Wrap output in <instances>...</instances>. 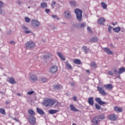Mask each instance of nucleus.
<instances>
[{"instance_id":"nucleus-52","label":"nucleus","mask_w":125,"mask_h":125,"mask_svg":"<svg viewBox=\"0 0 125 125\" xmlns=\"http://www.w3.org/2000/svg\"><path fill=\"white\" fill-rule=\"evenodd\" d=\"M45 12H46L47 13H48L49 12V11H50V10H49V9H46L45 10Z\"/></svg>"},{"instance_id":"nucleus-28","label":"nucleus","mask_w":125,"mask_h":125,"mask_svg":"<svg viewBox=\"0 0 125 125\" xmlns=\"http://www.w3.org/2000/svg\"><path fill=\"white\" fill-rule=\"evenodd\" d=\"M125 71V67H121L119 68V71H118V74L120 75V74H123L124 72Z\"/></svg>"},{"instance_id":"nucleus-56","label":"nucleus","mask_w":125,"mask_h":125,"mask_svg":"<svg viewBox=\"0 0 125 125\" xmlns=\"http://www.w3.org/2000/svg\"><path fill=\"white\" fill-rule=\"evenodd\" d=\"M73 99L74 101H77V97H73Z\"/></svg>"},{"instance_id":"nucleus-58","label":"nucleus","mask_w":125,"mask_h":125,"mask_svg":"<svg viewBox=\"0 0 125 125\" xmlns=\"http://www.w3.org/2000/svg\"><path fill=\"white\" fill-rule=\"evenodd\" d=\"M52 29H53V30H56V29H57V27H55V26H53V27H52Z\"/></svg>"},{"instance_id":"nucleus-15","label":"nucleus","mask_w":125,"mask_h":125,"mask_svg":"<svg viewBox=\"0 0 125 125\" xmlns=\"http://www.w3.org/2000/svg\"><path fill=\"white\" fill-rule=\"evenodd\" d=\"M64 63L65 65V67H66L67 69H69V70H73V67H72V65H71V64L69 63V62H68V61L65 62Z\"/></svg>"},{"instance_id":"nucleus-27","label":"nucleus","mask_w":125,"mask_h":125,"mask_svg":"<svg viewBox=\"0 0 125 125\" xmlns=\"http://www.w3.org/2000/svg\"><path fill=\"white\" fill-rule=\"evenodd\" d=\"M22 29H23V30H24L25 34H30V33H31V31H28V27L26 26H22Z\"/></svg>"},{"instance_id":"nucleus-50","label":"nucleus","mask_w":125,"mask_h":125,"mask_svg":"<svg viewBox=\"0 0 125 125\" xmlns=\"http://www.w3.org/2000/svg\"><path fill=\"white\" fill-rule=\"evenodd\" d=\"M9 43H10L11 44H15V42H13V41H10L9 42Z\"/></svg>"},{"instance_id":"nucleus-53","label":"nucleus","mask_w":125,"mask_h":125,"mask_svg":"<svg viewBox=\"0 0 125 125\" xmlns=\"http://www.w3.org/2000/svg\"><path fill=\"white\" fill-rule=\"evenodd\" d=\"M13 120H14V121H16V122H19V119L16 118H13Z\"/></svg>"},{"instance_id":"nucleus-42","label":"nucleus","mask_w":125,"mask_h":125,"mask_svg":"<svg viewBox=\"0 0 125 125\" xmlns=\"http://www.w3.org/2000/svg\"><path fill=\"white\" fill-rule=\"evenodd\" d=\"M52 17L54 18V19H57L58 20H59V18H58V16H57V15H52Z\"/></svg>"},{"instance_id":"nucleus-35","label":"nucleus","mask_w":125,"mask_h":125,"mask_svg":"<svg viewBox=\"0 0 125 125\" xmlns=\"http://www.w3.org/2000/svg\"><path fill=\"white\" fill-rule=\"evenodd\" d=\"M80 28H84L85 26H86V23L85 22H83L80 24L79 25Z\"/></svg>"},{"instance_id":"nucleus-59","label":"nucleus","mask_w":125,"mask_h":125,"mask_svg":"<svg viewBox=\"0 0 125 125\" xmlns=\"http://www.w3.org/2000/svg\"><path fill=\"white\" fill-rule=\"evenodd\" d=\"M2 13V9H0V15Z\"/></svg>"},{"instance_id":"nucleus-7","label":"nucleus","mask_w":125,"mask_h":125,"mask_svg":"<svg viewBox=\"0 0 125 125\" xmlns=\"http://www.w3.org/2000/svg\"><path fill=\"white\" fill-rule=\"evenodd\" d=\"M108 119L110 121L115 122V121H117V120H118V116L115 114H111L108 116Z\"/></svg>"},{"instance_id":"nucleus-14","label":"nucleus","mask_w":125,"mask_h":125,"mask_svg":"<svg viewBox=\"0 0 125 125\" xmlns=\"http://www.w3.org/2000/svg\"><path fill=\"white\" fill-rule=\"evenodd\" d=\"M114 111L117 112V113H122L123 112V109L119 106H115Z\"/></svg>"},{"instance_id":"nucleus-20","label":"nucleus","mask_w":125,"mask_h":125,"mask_svg":"<svg viewBox=\"0 0 125 125\" xmlns=\"http://www.w3.org/2000/svg\"><path fill=\"white\" fill-rule=\"evenodd\" d=\"M70 107L71 111H73V112H79V110L77 109L74 105L70 104Z\"/></svg>"},{"instance_id":"nucleus-36","label":"nucleus","mask_w":125,"mask_h":125,"mask_svg":"<svg viewBox=\"0 0 125 125\" xmlns=\"http://www.w3.org/2000/svg\"><path fill=\"white\" fill-rule=\"evenodd\" d=\"M69 3L70 4H71V5H72V6H75L76 5V1H73V0L69 1Z\"/></svg>"},{"instance_id":"nucleus-41","label":"nucleus","mask_w":125,"mask_h":125,"mask_svg":"<svg viewBox=\"0 0 125 125\" xmlns=\"http://www.w3.org/2000/svg\"><path fill=\"white\" fill-rule=\"evenodd\" d=\"M112 29H113V27L111 26H109L108 28V33H112Z\"/></svg>"},{"instance_id":"nucleus-54","label":"nucleus","mask_w":125,"mask_h":125,"mask_svg":"<svg viewBox=\"0 0 125 125\" xmlns=\"http://www.w3.org/2000/svg\"><path fill=\"white\" fill-rule=\"evenodd\" d=\"M87 30L89 31V32H91V28L89 27H87Z\"/></svg>"},{"instance_id":"nucleus-46","label":"nucleus","mask_w":125,"mask_h":125,"mask_svg":"<svg viewBox=\"0 0 125 125\" xmlns=\"http://www.w3.org/2000/svg\"><path fill=\"white\" fill-rule=\"evenodd\" d=\"M35 92L34 91H29L27 92V94H29V95H32V94H34Z\"/></svg>"},{"instance_id":"nucleus-26","label":"nucleus","mask_w":125,"mask_h":125,"mask_svg":"<svg viewBox=\"0 0 125 125\" xmlns=\"http://www.w3.org/2000/svg\"><path fill=\"white\" fill-rule=\"evenodd\" d=\"M58 112V110H54V109H50L49 110V113L51 115H53V114H56Z\"/></svg>"},{"instance_id":"nucleus-10","label":"nucleus","mask_w":125,"mask_h":125,"mask_svg":"<svg viewBox=\"0 0 125 125\" xmlns=\"http://www.w3.org/2000/svg\"><path fill=\"white\" fill-rule=\"evenodd\" d=\"M30 80L32 82H37L38 81V76L35 74H31L30 76Z\"/></svg>"},{"instance_id":"nucleus-16","label":"nucleus","mask_w":125,"mask_h":125,"mask_svg":"<svg viewBox=\"0 0 125 125\" xmlns=\"http://www.w3.org/2000/svg\"><path fill=\"white\" fill-rule=\"evenodd\" d=\"M104 87L106 89H109V90L113 89V86H112L111 84H105L104 85Z\"/></svg>"},{"instance_id":"nucleus-23","label":"nucleus","mask_w":125,"mask_h":125,"mask_svg":"<svg viewBox=\"0 0 125 125\" xmlns=\"http://www.w3.org/2000/svg\"><path fill=\"white\" fill-rule=\"evenodd\" d=\"M84 52H85V54L89 51V48H87L85 46H83L82 48Z\"/></svg>"},{"instance_id":"nucleus-43","label":"nucleus","mask_w":125,"mask_h":125,"mask_svg":"<svg viewBox=\"0 0 125 125\" xmlns=\"http://www.w3.org/2000/svg\"><path fill=\"white\" fill-rule=\"evenodd\" d=\"M25 21L27 22V23L30 22V21H31V19L27 17L25 18Z\"/></svg>"},{"instance_id":"nucleus-47","label":"nucleus","mask_w":125,"mask_h":125,"mask_svg":"<svg viewBox=\"0 0 125 125\" xmlns=\"http://www.w3.org/2000/svg\"><path fill=\"white\" fill-rule=\"evenodd\" d=\"M55 3H56V2H55V1H52L51 5L53 8H54V5H55Z\"/></svg>"},{"instance_id":"nucleus-21","label":"nucleus","mask_w":125,"mask_h":125,"mask_svg":"<svg viewBox=\"0 0 125 125\" xmlns=\"http://www.w3.org/2000/svg\"><path fill=\"white\" fill-rule=\"evenodd\" d=\"M104 50L107 54H113V52L110 50V49L108 48H104Z\"/></svg>"},{"instance_id":"nucleus-39","label":"nucleus","mask_w":125,"mask_h":125,"mask_svg":"<svg viewBox=\"0 0 125 125\" xmlns=\"http://www.w3.org/2000/svg\"><path fill=\"white\" fill-rule=\"evenodd\" d=\"M91 67H93V68H96L97 65L95 62H92L91 63Z\"/></svg>"},{"instance_id":"nucleus-32","label":"nucleus","mask_w":125,"mask_h":125,"mask_svg":"<svg viewBox=\"0 0 125 125\" xmlns=\"http://www.w3.org/2000/svg\"><path fill=\"white\" fill-rule=\"evenodd\" d=\"M98 117L99 120L100 121V119L101 120H104L105 119V116L103 114L100 115L99 116H97Z\"/></svg>"},{"instance_id":"nucleus-1","label":"nucleus","mask_w":125,"mask_h":125,"mask_svg":"<svg viewBox=\"0 0 125 125\" xmlns=\"http://www.w3.org/2000/svg\"><path fill=\"white\" fill-rule=\"evenodd\" d=\"M55 103H56V101L55 100L47 99L44 101V105L45 107H51V106H53Z\"/></svg>"},{"instance_id":"nucleus-38","label":"nucleus","mask_w":125,"mask_h":125,"mask_svg":"<svg viewBox=\"0 0 125 125\" xmlns=\"http://www.w3.org/2000/svg\"><path fill=\"white\" fill-rule=\"evenodd\" d=\"M0 113L4 115L5 114V110L3 108H0Z\"/></svg>"},{"instance_id":"nucleus-9","label":"nucleus","mask_w":125,"mask_h":125,"mask_svg":"<svg viewBox=\"0 0 125 125\" xmlns=\"http://www.w3.org/2000/svg\"><path fill=\"white\" fill-rule=\"evenodd\" d=\"M95 101L98 102V104L100 105H104V104H107V103L102 101V100H101V98H96L95 99Z\"/></svg>"},{"instance_id":"nucleus-57","label":"nucleus","mask_w":125,"mask_h":125,"mask_svg":"<svg viewBox=\"0 0 125 125\" xmlns=\"http://www.w3.org/2000/svg\"><path fill=\"white\" fill-rule=\"evenodd\" d=\"M9 103H10V102H9V101H6L5 102L6 105H8V104H9Z\"/></svg>"},{"instance_id":"nucleus-13","label":"nucleus","mask_w":125,"mask_h":125,"mask_svg":"<svg viewBox=\"0 0 125 125\" xmlns=\"http://www.w3.org/2000/svg\"><path fill=\"white\" fill-rule=\"evenodd\" d=\"M88 103H89V105L91 106H93L94 105V101L93 100V97H90L88 100Z\"/></svg>"},{"instance_id":"nucleus-19","label":"nucleus","mask_w":125,"mask_h":125,"mask_svg":"<svg viewBox=\"0 0 125 125\" xmlns=\"http://www.w3.org/2000/svg\"><path fill=\"white\" fill-rule=\"evenodd\" d=\"M98 23L103 25L105 23V19L104 18H101L98 20Z\"/></svg>"},{"instance_id":"nucleus-49","label":"nucleus","mask_w":125,"mask_h":125,"mask_svg":"<svg viewBox=\"0 0 125 125\" xmlns=\"http://www.w3.org/2000/svg\"><path fill=\"white\" fill-rule=\"evenodd\" d=\"M7 34L8 35H10V34H11V30H8V31H7Z\"/></svg>"},{"instance_id":"nucleus-24","label":"nucleus","mask_w":125,"mask_h":125,"mask_svg":"<svg viewBox=\"0 0 125 125\" xmlns=\"http://www.w3.org/2000/svg\"><path fill=\"white\" fill-rule=\"evenodd\" d=\"M37 111L38 114H40V115H43L44 114V112L38 107L37 108Z\"/></svg>"},{"instance_id":"nucleus-5","label":"nucleus","mask_w":125,"mask_h":125,"mask_svg":"<svg viewBox=\"0 0 125 125\" xmlns=\"http://www.w3.org/2000/svg\"><path fill=\"white\" fill-rule=\"evenodd\" d=\"M97 90H98L100 94H101L102 95H107V93L105 91V89H104V87H97Z\"/></svg>"},{"instance_id":"nucleus-33","label":"nucleus","mask_w":125,"mask_h":125,"mask_svg":"<svg viewBox=\"0 0 125 125\" xmlns=\"http://www.w3.org/2000/svg\"><path fill=\"white\" fill-rule=\"evenodd\" d=\"M101 5L104 9H106V8H107V4H106V3H105V2H102Z\"/></svg>"},{"instance_id":"nucleus-6","label":"nucleus","mask_w":125,"mask_h":125,"mask_svg":"<svg viewBox=\"0 0 125 125\" xmlns=\"http://www.w3.org/2000/svg\"><path fill=\"white\" fill-rule=\"evenodd\" d=\"M93 125H98L100 123V120L99 119L98 117L95 116L91 121Z\"/></svg>"},{"instance_id":"nucleus-18","label":"nucleus","mask_w":125,"mask_h":125,"mask_svg":"<svg viewBox=\"0 0 125 125\" xmlns=\"http://www.w3.org/2000/svg\"><path fill=\"white\" fill-rule=\"evenodd\" d=\"M57 54L58 56L62 59V60H63V61H65V60H66V59L65 58L63 54H62V53L60 52H58Z\"/></svg>"},{"instance_id":"nucleus-48","label":"nucleus","mask_w":125,"mask_h":125,"mask_svg":"<svg viewBox=\"0 0 125 125\" xmlns=\"http://www.w3.org/2000/svg\"><path fill=\"white\" fill-rule=\"evenodd\" d=\"M2 5H3V3L0 1V9L2 8Z\"/></svg>"},{"instance_id":"nucleus-51","label":"nucleus","mask_w":125,"mask_h":125,"mask_svg":"<svg viewBox=\"0 0 125 125\" xmlns=\"http://www.w3.org/2000/svg\"><path fill=\"white\" fill-rule=\"evenodd\" d=\"M70 84L72 85V86H75V85H76V83H70Z\"/></svg>"},{"instance_id":"nucleus-3","label":"nucleus","mask_w":125,"mask_h":125,"mask_svg":"<svg viewBox=\"0 0 125 125\" xmlns=\"http://www.w3.org/2000/svg\"><path fill=\"white\" fill-rule=\"evenodd\" d=\"M31 25L34 28H40L41 26V22L38 20L33 19L31 21Z\"/></svg>"},{"instance_id":"nucleus-29","label":"nucleus","mask_w":125,"mask_h":125,"mask_svg":"<svg viewBox=\"0 0 125 125\" xmlns=\"http://www.w3.org/2000/svg\"><path fill=\"white\" fill-rule=\"evenodd\" d=\"M113 31H114V32H115V33H119V32L121 31V28H120V27L114 28L113 29Z\"/></svg>"},{"instance_id":"nucleus-63","label":"nucleus","mask_w":125,"mask_h":125,"mask_svg":"<svg viewBox=\"0 0 125 125\" xmlns=\"http://www.w3.org/2000/svg\"><path fill=\"white\" fill-rule=\"evenodd\" d=\"M0 93L2 95H3V94L5 95V93H3L2 92H0Z\"/></svg>"},{"instance_id":"nucleus-45","label":"nucleus","mask_w":125,"mask_h":125,"mask_svg":"<svg viewBox=\"0 0 125 125\" xmlns=\"http://www.w3.org/2000/svg\"><path fill=\"white\" fill-rule=\"evenodd\" d=\"M108 74L110 75V76H114V72H113L112 71H108Z\"/></svg>"},{"instance_id":"nucleus-34","label":"nucleus","mask_w":125,"mask_h":125,"mask_svg":"<svg viewBox=\"0 0 125 125\" xmlns=\"http://www.w3.org/2000/svg\"><path fill=\"white\" fill-rule=\"evenodd\" d=\"M41 80L42 83H46V82H47V79H46V78L42 77L41 78Z\"/></svg>"},{"instance_id":"nucleus-61","label":"nucleus","mask_w":125,"mask_h":125,"mask_svg":"<svg viewBox=\"0 0 125 125\" xmlns=\"http://www.w3.org/2000/svg\"><path fill=\"white\" fill-rule=\"evenodd\" d=\"M86 72H87V73H88V74H89V73H90V71H89V70H86Z\"/></svg>"},{"instance_id":"nucleus-17","label":"nucleus","mask_w":125,"mask_h":125,"mask_svg":"<svg viewBox=\"0 0 125 125\" xmlns=\"http://www.w3.org/2000/svg\"><path fill=\"white\" fill-rule=\"evenodd\" d=\"M8 82H9L10 83H12V84L16 83V82L15 81V80L13 78H8Z\"/></svg>"},{"instance_id":"nucleus-40","label":"nucleus","mask_w":125,"mask_h":125,"mask_svg":"<svg viewBox=\"0 0 125 125\" xmlns=\"http://www.w3.org/2000/svg\"><path fill=\"white\" fill-rule=\"evenodd\" d=\"M28 113L30 115H35V112L32 109H29L28 110Z\"/></svg>"},{"instance_id":"nucleus-2","label":"nucleus","mask_w":125,"mask_h":125,"mask_svg":"<svg viewBox=\"0 0 125 125\" xmlns=\"http://www.w3.org/2000/svg\"><path fill=\"white\" fill-rule=\"evenodd\" d=\"M75 13L76 15V18L78 21H82V18L83 17V11L79 9H76L74 10Z\"/></svg>"},{"instance_id":"nucleus-8","label":"nucleus","mask_w":125,"mask_h":125,"mask_svg":"<svg viewBox=\"0 0 125 125\" xmlns=\"http://www.w3.org/2000/svg\"><path fill=\"white\" fill-rule=\"evenodd\" d=\"M28 121L31 125H35L36 124V118H35V116H30L28 118Z\"/></svg>"},{"instance_id":"nucleus-30","label":"nucleus","mask_w":125,"mask_h":125,"mask_svg":"<svg viewBox=\"0 0 125 125\" xmlns=\"http://www.w3.org/2000/svg\"><path fill=\"white\" fill-rule=\"evenodd\" d=\"M60 88H62V86L61 85H56L54 87V89L57 90L60 89Z\"/></svg>"},{"instance_id":"nucleus-4","label":"nucleus","mask_w":125,"mask_h":125,"mask_svg":"<svg viewBox=\"0 0 125 125\" xmlns=\"http://www.w3.org/2000/svg\"><path fill=\"white\" fill-rule=\"evenodd\" d=\"M25 46L27 49H32L36 46V44L32 41H29L25 43Z\"/></svg>"},{"instance_id":"nucleus-31","label":"nucleus","mask_w":125,"mask_h":125,"mask_svg":"<svg viewBox=\"0 0 125 125\" xmlns=\"http://www.w3.org/2000/svg\"><path fill=\"white\" fill-rule=\"evenodd\" d=\"M97 41H98L97 37H94L91 39L90 42H97Z\"/></svg>"},{"instance_id":"nucleus-62","label":"nucleus","mask_w":125,"mask_h":125,"mask_svg":"<svg viewBox=\"0 0 125 125\" xmlns=\"http://www.w3.org/2000/svg\"><path fill=\"white\" fill-rule=\"evenodd\" d=\"M116 78L121 79V76H120V75H119L118 76H116Z\"/></svg>"},{"instance_id":"nucleus-25","label":"nucleus","mask_w":125,"mask_h":125,"mask_svg":"<svg viewBox=\"0 0 125 125\" xmlns=\"http://www.w3.org/2000/svg\"><path fill=\"white\" fill-rule=\"evenodd\" d=\"M41 8H46L47 7V4L44 2H42L41 3Z\"/></svg>"},{"instance_id":"nucleus-64","label":"nucleus","mask_w":125,"mask_h":125,"mask_svg":"<svg viewBox=\"0 0 125 125\" xmlns=\"http://www.w3.org/2000/svg\"><path fill=\"white\" fill-rule=\"evenodd\" d=\"M44 58H48V56H44Z\"/></svg>"},{"instance_id":"nucleus-11","label":"nucleus","mask_w":125,"mask_h":125,"mask_svg":"<svg viewBox=\"0 0 125 125\" xmlns=\"http://www.w3.org/2000/svg\"><path fill=\"white\" fill-rule=\"evenodd\" d=\"M58 71V68L56 66H54L50 68V72L54 74V73H56Z\"/></svg>"},{"instance_id":"nucleus-60","label":"nucleus","mask_w":125,"mask_h":125,"mask_svg":"<svg viewBox=\"0 0 125 125\" xmlns=\"http://www.w3.org/2000/svg\"><path fill=\"white\" fill-rule=\"evenodd\" d=\"M17 95H18V96H21V94H20V93H17Z\"/></svg>"},{"instance_id":"nucleus-55","label":"nucleus","mask_w":125,"mask_h":125,"mask_svg":"<svg viewBox=\"0 0 125 125\" xmlns=\"http://www.w3.org/2000/svg\"><path fill=\"white\" fill-rule=\"evenodd\" d=\"M17 3H18V4H21V1L19 0H18L17 1Z\"/></svg>"},{"instance_id":"nucleus-44","label":"nucleus","mask_w":125,"mask_h":125,"mask_svg":"<svg viewBox=\"0 0 125 125\" xmlns=\"http://www.w3.org/2000/svg\"><path fill=\"white\" fill-rule=\"evenodd\" d=\"M95 107H96V108H97L98 110H100L101 109V107H100V106L97 104H95Z\"/></svg>"},{"instance_id":"nucleus-22","label":"nucleus","mask_w":125,"mask_h":125,"mask_svg":"<svg viewBox=\"0 0 125 125\" xmlns=\"http://www.w3.org/2000/svg\"><path fill=\"white\" fill-rule=\"evenodd\" d=\"M73 63H74V64H76L77 65H81V64H82V62H81L80 60L75 59L73 61Z\"/></svg>"},{"instance_id":"nucleus-12","label":"nucleus","mask_w":125,"mask_h":125,"mask_svg":"<svg viewBox=\"0 0 125 125\" xmlns=\"http://www.w3.org/2000/svg\"><path fill=\"white\" fill-rule=\"evenodd\" d=\"M64 17L65 18H66L67 19H70L71 17H72V16L71 15V12L69 11H66L64 12Z\"/></svg>"},{"instance_id":"nucleus-37","label":"nucleus","mask_w":125,"mask_h":125,"mask_svg":"<svg viewBox=\"0 0 125 125\" xmlns=\"http://www.w3.org/2000/svg\"><path fill=\"white\" fill-rule=\"evenodd\" d=\"M112 71H113V73H115V75H118V74H119V72H118V69L116 68H113L112 69Z\"/></svg>"}]
</instances>
